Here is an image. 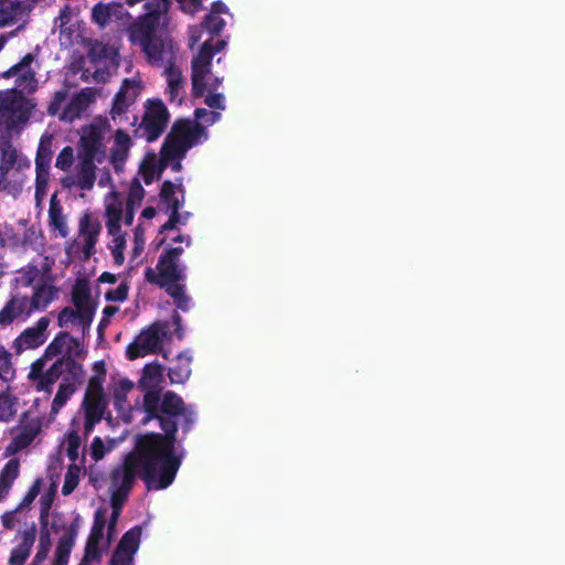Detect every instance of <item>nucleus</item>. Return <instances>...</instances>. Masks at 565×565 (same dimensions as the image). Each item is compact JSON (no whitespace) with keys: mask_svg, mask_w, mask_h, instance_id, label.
<instances>
[{"mask_svg":"<svg viewBox=\"0 0 565 565\" xmlns=\"http://www.w3.org/2000/svg\"><path fill=\"white\" fill-rule=\"evenodd\" d=\"M134 556L129 552L116 547L110 557L109 565H134Z\"/></svg>","mask_w":565,"mask_h":565,"instance_id":"5fc2aeb1","label":"nucleus"},{"mask_svg":"<svg viewBox=\"0 0 565 565\" xmlns=\"http://www.w3.org/2000/svg\"><path fill=\"white\" fill-rule=\"evenodd\" d=\"M90 288L85 279H78L72 289V302L78 311L86 316V321H93L95 307L90 303Z\"/></svg>","mask_w":565,"mask_h":565,"instance_id":"f3484780","label":"nucleus"},{"mask_svg":"<svg viewBox=\"0 0 565 565\" xmlns=\"http://www.w3.org/2000/svg\"><path fill=\"white\" fill-rule=\"evenodd\" d=\"M182 247H168L160 256L156 269L147 267L145 279L159 288L173 282H183L186 279V267L181 264Z\"/></svg>","mask_w":565,"mask_h":565,"instance_id":"423d86ee","label":"nucleus"},{"mask_svg":"<svg viewBox=\"0 0 565 565\" xmlns=\"http://www.w3.org/2000/svg\"><path fill=\"white\" fill-rule=\"evenodd\" d=\"M96 180L95 160L79 159L77 172L75 175V184L84 191L93 189Z\"/></svg>","mask_w":565,"mask_h":565,"instance_id":"393cba45","label":"nucleus"},{"mask_svg":"<svg viewBox=\"0 0 565 565\" xmlns=\"http://www.w3.org/2000/svg\"><path fill=\"white\" fill-rule=\"evenodd\" d=\"M102 231V225L99 221L94 220L90 214L85 213L79 220V234L83 237H89L93 233H96V238Z\"/></svg>","mask_w":565,"mask_h":565,"instance_id":"79ce46f5","label":"nucleus"},{"mask_svg":"<svg viewBox=\"0 0 565 565\" xmlns=\"http://www.w3.org/2000/svg\"><path fill=\"white\" fill-rule=\"evenodd\" d=\"M99 543L100 541L87 539L84 556L81 561V564L83 565H89L93 561H100L102 559V552L99 550Z\"/></svg>","mask_w":565,"mask_h":565,"instance_id":"de8ad7c7","label":"nucleus"},{"mask_svg":"<svg viewBox=\"0 0 565 565\" xmlns=\"http://www.w3.org/2000/svg\"><path fill=\"white\" fill-rule=\"evenodd\" d=\"M76 319H78L79 323L83 326H89L92 322L86 321V316L82 313V311H78L77 308L65 307L58 312L57 324L60 328H64L68 323H73Z\"/></svg>","mask_w":565,"mask_h":565,"instance_id":"c9c22d12","label":"nucleus"},{"mask_svg":"<svg viewBox=\"0 0 565 565\" xmlns=\"http://www.w3.org/2000/svg\"><path fill=\"white\" fill-rule=\"evenodd\" d=\"M109 129L107 119L98 118L92 124L82 127V134L77 143L79 159H88L102 162L106 154L104 136Z\"/></svg>","mask_w":565,"mask_h":565,"instance_id":"0eeeda50","label":"nucleus"},{"mask_svg":"<svg viewBox=\"0 0 565 565\" xmlns=\"http://www.w3.org/2000/svg\"><path fill=\"white\" fill-rule=\"evenodd\" d=\"M92 18L94 22L104 26L111 18L110 8L107 4L97 3L92 10Z\"/></svg>","mask_w":565,"mask_h":565,"instance_id":"603ef678","label":"nucleus"},{"mask_svg":"<svg viewBox=\"0 0 565 565\" xmlns=\"http://www.w3.org/2000/svg\"><path fill=\"white\" fill-rule=\"evenodd\" d=\"M140 95L139 84L130 78H125L113 98V105L110 109V118L117 124L128 121L127 116L130 107L136 103Z\"/></svg>","mask_w":565,"mask_h":565,"instance_id":"9b49d317","label":"nucleus"},{"mask_svg":"<svg viewBox=\"0 0 565 565\" xmlns=\"http://www.w3.org/2000/svg\"><path fill=\"white\" fill-rule=\"evenodd\" d=\"M35 536L36 526L32 523L29 529L23 531L21 543L11 551L9 565H24L25 561L30 556Z\"/></svg>","mask_w":565,"mask_h":565,"instance_id":"4be33fe9","label":"nucleus"},{"mask_svg":"<svg viewBox=\"0 0 565 565\" xmlns=\"http://www.w3.org/2000/svg\"><path fill=\"white\" fill-rule=\"evenodd\" d=\"M66 441H67L66 455L72 462H75L78 458L81 437L76 431L72 430L67 434Z\"/></svg>","mask_w":565,"mask_h":565,"instance_id":"3c124183","label":"nucleus"},{"mask_svg":"<svg viewBox=\"0 0 565 565\" xmlns=\"http://www.w3.org/2000/svg\"><path fill=\"white\" fill-rule=\"evenodd\" d=\"M128 290V285L126 282H121L118 287L108 290L105 298L107 301L121 302L127 299Z\"/></svg>","mask_w":565,"mask_h":565,"instance_id":"13d9d810","label":"nucleus"},{"mask_svg":"<svg viewBox=\"0 0 565 565\" xmlns=\"http://www.w3.org/2000/svg\"><path fill=\"white\" fill-rule=\"evenodd\" d=\"M20 473V461L17 458L10 459L0 471V502L3 501L15 479Z\"/></svg>","mask_w":565,"mask_h":565,"instance_id":"bb28decb","label":"nucleus"},{"mask_svg":"<svg viewBox=\"0 0 565 565\" xmlns=\"http://www.w3.org/2000/svg\"><path fill=\"white\" fill-rule=\"evenodd\" d=\"M159 24V13L148 12L140 17L130 26V39L135 43H139L142 46L145 43H149L157 35L156 31Z\"/></svg>","mask_w":565,"mask_h":565,"instance_id":"2eb2a0df","label":"nucleus"},{"mask_svg":"<svg viewBox=\"0 0 565 565\" xmlns=\"http://www.w3.org/2000/svg\"><path fill=\"white\" fill-rule=\"evenodd\" d=\"M106 526V510L97 509L94 513V522L88 539L102 541Z\"/></svg>","mask_w":565,"mask_h":565,"instance_id":"a19ab883","label":"nucleus"},{"mask_svg":"<svg viewBox=\"0 0 565 565\" xmlns=\"http://www.w3.org/2000/svg\"><path fill=\"white\" fill-rule=\"evenodd\" d=\"M35 108L33 99L17 89L0 90V137L19 134Z\"/></svg>","mask_w":565,"mask_h":565,"instance_id":"39448f33","label":"nucleus"},{"mask_svg":"<svg viewBox=\"0 0 565 565\" xmlns=\"http://www.w3.org/2000/svg\"><path fill=\"white\" fill-rule=\"evenodd\" d=\"M75 543L60 537L57 547L55 550L54 564L67 565L72 548Z\"/></svg>","mask_w":565,"mask_h":565,"instance_id":"a18cd8bd","label":"nucleus"},{"mask_svg":"<svg viewBox=\"0 0 565 565\" xmlns=\"http://www.w3.org/2000/svg\"><path fill=\"white\" fill-rule=\"evenodd\" d=\"M167 82H168V94L171 103L181 104L183 94V76L174 64L166 68Z\"/></svg>","mask_w":565,"mask_h":565,"instance_id":"c85d7f7f","label":"nucleus"},{"mask_svg":"<svg viewBox=\"0 0 565 565\" xmlns=\"http://www.w3.org/2000/svg\"><path fill=\"white\" fill-rule=\"evenodd\" d=\"M145 52L148 62L161 66L167 63L168 66L174 64L175 56L173 52V45L171 41H166L161 36H156L149 43H145L141 46Z\"/></svg>","mask_w":565,"mask_h":565,"instance_id":"4468645a","label":"nucleus"},{"mask_svg":"<svg viewBox=\"0 0 565 565\" xmlns=\"http://www.w3.org/2000/svg\"><path fill=\"white\" fill-rule=\"evenodd\" d=\"M169 323L154 321L135 338L126 349V356L134 361L151 353H158L162 348V341L168 335Z\"/></svg>","mask_w":565,"mask_h":565,"instance_id":"6e6552de","label":"nucleus"},{"mask_svg":"<svg viewBox=\"0 0 565 565\" xmlns=\"http://www.w3.org/2000/svg\"><path fill=\"white\" fill-rule=\"evenodd\" d=\"M49 224L53 231L58 232L61 237L65 238L68 235V227L66 225L65 216L63 215V207L58 202L56 194H53L50 200Z\"/></svg>","mask_w":565,"mask_h":565,"instance_id":"cd10ccee","label":"nucleus"},{"mask_svg":"<svg viewBox=\"0 0 565 565\" xmlns=\"http://www.w3.org/2000/svg\"><path fill=\"white\" fill-rule=\"evenodd\" d=\"M106 46L102 43H96L92 46V49L88 52V57L92 62L99 61L104 57H106Z\"/></svg>","mask_w":565,"mask_h":565,"instance_id":"774afa93","label":"nucleus"},{"mask_svg":"<svg viewBox=\"0 0 565 565\" xmlns=\"http://www.w3.org/2000/svg\"><path fill=\"white\" fill-rule=\"evenodd\" d=\"M82 407L84 409V430L87 435L104 418L108 398L106 395H84Z\"/></svg>","mask_w":565,"mask_h":565,"instance_id":"ddd939ff","label":"nucleus"},{"mask_svg":"<svg viewBox=\"0 0 565 565\" xmlns=\"http://www.w3.org/2000/svg\"><path fill=\"white\" fill-rule=\"evenodd\" d=\"M60 289L54 278L42 276L33 287L31 297L12 296L0 310V326H9L21 316H30L35 311H44L57 298Z\"/></svg>","mask_w":565,"mask_h":565,"instance_id":"7ed1b4c3","label":"nucleus"},{"mask_svg":"<svg viewBox=\"0 0 565 565\" xmlns=\"http://www.w3.org/2000/svg\"><path fill=\"white\" fill-rule=\"evenodd\" d=\"M191 362L192 358L185 352L178 354L173 366L168 370V376L171 383L183 384L189 380L192 373Z\"/></svg>","mask_w":565,"mask_h":565,"instance_id":"a878e982","label":"nucleus"},{"mask_svg":"<svg viewBox=\"0 0 565 565\" xmlns=\"http://www.w3.org/2000/svg\"><path fill=\"white\" fill-rule=\"evenodd\" d=\"M88 90V88H84L71 98L60 114V120L72 122L82 116L90 103L92 95Z\"/></svg>","mask_w":565,"mask_h":565,"instance_id":"412c9836","label":"nucleus"},{"mask_svg":"<svg viewBox=\"0 0 565 565\" xmlns=\"http://www.w3.org/2000/svg\"><path fill=\"white\" fill-rule=\"evenodd\" d=\"M104 383L105 380L97 376H90L85 395H106L104 391Z\"/></svg>","mask_w":565,"mask_h":565,"instance_id":"680f3d73","label":"nucleus"},{"mask_svg":"<svg viewBox=\"0 0 565 565\" xmlns=\"http://www.w3.org/2000/svg\"><path fill=\"white\" fill-rule=\"evenodd\" d=\"M50 319L41 317L33 327L23 330L20 335L13 341V349L17 353L25 350L36 349L45 343L47 340V327Z\"/></svg>","mask_w":565,"mask_h":565,"instance_id":"f8f14e48","label":"nucleus"},{"mask_svg":"<svg viewBox=\"0 0 565 565\" xmlns=\"http://www.w3.org/2000/svg\"><path fill=\"white\" fill-rule=\"evenodd\" d=\"M96 233L94 232L93 235L89 237H84V246H83V254L84 259H89L95 254V246L97 243Z\"/></svg>","mask_w":565,"mask_h":565,"instance_id":"0e129e2a","label":"nucleus"},{"mask_svg":"<svg viewBox=\"0 0 565 565\" xmlns=\"http://www.w3.org/2000/svg\"><path fill=\"white\" fill-rule=\"evenodd\" d=\"M169 119L170 114L163 102L161 99H149L138 131L142 130L141 136L148 142H153L164 131Z\"/></svg>","mask_w":565,"mask_h":565,"instance_id":"1a4fd4ad","label":"nucleus"},{"mask_svg":"<svg viewBox=\"0 0 565 565\" xmlns=\"http://www.w3.org/2000/svg\"><path fill=\"white\" fill-rule=\"evenodd\" d=\"M163 289L173 299L178 309L184 312L189 311L191 298L186 295L183 282H173L164 286Z\"/></svg>","mask_w":565,"mask_h":565,"instance_id":"2f4dec72","label":"nucleus"},{"mask_svg":"<svg viewBox=\"0 0 565 565\" xmlns=\"http://www.w3.org/2000/svg\"><path fill=\"white\" fill-rule=\"evenodd\" d=\"M52 160L51 140L40 141L35 157V167L50 168Z\"/></svg>","mask_w":565,"mask_h":565,"instance_id":"49530a36","label":"nucleus"},{"mask_svg":"<svg viewBox=\"0 0 565 565\" xmlns=\"http://www.w3.org/2000/svg\"><path fill=\"white\" fill-rule=\"evenodd\" d=\"M194 117L204 120L207 125H213L221 119V113L205 108H196L194 110Z\"/></svg>","mask_w":565,"mask_h":565,"instance_id":"052dcab7","label":"nucleus"},{"mask_svg":"<svg viewBox=\"0 0 565 565\" xmlns=\"http://www.w3.org/2000/svg\"><path fill=\"white\" fill-rule=\"evenodd\" d=\"M17 273H18V276L15 277L14 281L18 286H22V287L33 286L34 281L40 276V270H39L38 266L32 263L20 268Z\"/></svg>","mask_w":565,"mask_h":565,"instance_id":"e433bc0d","label":"nucleus"},{"mask_svg":"<svg viewBox=\"0 0 565 565\" xmlns=\"http://www.w3.org/2000/svg\"><path fill=\"white\" fill-rule=\"evenodd\" d=\"M202 26L205 28L212 35H218L225 26V21L213 13L205 15Z\"/></svg>","mask_w":565,"mask_h":565,"instance_id":"8fccbe9b","label":"nucleus"},{"mask_svg":"<svg viewBox=\"0 0 565 565\" xmlns=\"http://www.w3.org/2000/svg\"><path fill=\"white\" fill-rule=\"evenodd\" d=\"M34 54L28 53L22 60L12 65L9 70L2 73L3 78H11L15 75H19L17 78L18 86H23L25 83L36 84L35 72L31 70V64L34 61ZM34 85L32 88H34Z\"/></svg>","mask_w":565,"mask_h":565,"instance_id":"6ab92c4d","label":"nucleus"},{"mask_svg":"<svg viewBox=\"0 0 565 565\" xmlns=\"http://www.w3.org/2000/svg\"><path fill=\"white\" fill-rule=\"evenodd\" d=\"M134 387V382L127 377H121L114 383L111 395L116 411L122 412L129 407L127 396Z\"/></svg>","mask_w":565,"mask_h":565,"instance_id":"7c9ffc66","label":"nucleus"},{"mask_svg":"<svg viewBox=\"0 0 565 565\" xmlns=\"http://www.w3.org/2000/svg\"><path fill=\"white\" fill-rule=\"evenodd\" d=\"M134 241H135V247H134V254L138 255L142 249L145 245V231L140 225H138L134 231Z\"/></svg>","mask_w":565,"mask_h":565,"instance_id":"338daca9","label":"nucleus"},{"mask_svg":"<svg viewBox=\"0 0 565 565\" xmlns=\"http://www.w3.org/2000/svg\"><path fill=\"white\" fill-rule=\"evenodd\" d=\"M127 499L128 498H124L121 495H116V494L111 493V497H110L111 515H110V519L108 522V535L109 536L115 531L122 505L125 504Z\"/></svg>","mask_w":565,"mask_h":565,"instance_id":"37998d69","label":"nucleus"},{"mask_svg":"<svg viewBox=\"0 0 565 565\" xmlns=\"http://www.w3.org/2000/svg\"><path fill=\"white\" fill-rule=\"evenodd\" d=\"M204 103L210 108L222 109V110L225 109L224 96H223V94H220V93L209 94L205 97Z\"/></svg>","mask_w":565,"mask_h":565,"instance_id":"69168bd1","label":"nucleus"},{"mask_svg":"<svg viewBox=\"0 0 565 565\" xmlns=\"http://www.w3.org/2000/svg\"><path fill=\"white\" fill-rule=\"evenodd\" d=\"M90 455L94 460H100L105 456V445L100 437H95L90 444Z\"/></svg>","mask_w":565,"mask_h":565,"instance_id":"e2e57ef3","label":"nucleus"},{"mask_svg":"<svg viewBox=\"0 0 565 565\" xmlns=\"http://www.w3.org/2000/svg\"><path fill=\"white\" fill-rule=\"evenodd\" d=\"M74 163V150L71 146L64 147L56 157L55 167L68 171Z\"/></svg>","mask_w":565,"mask_h":565,"instance_id":"09e8293b","label":"nucleus"},{"mask_svg":"<svg viewBox=\"0 0 565 565\" xmlns=\"http://www.w3.org/2000/svg\"><path fill=\"white\" fill-rule=\"evenodd\" d=\"M51 545L50 530H45L44 533H40L38 551L30 565H41L46 559Z\"/></svg>","mask_w":565,"mask_h":565,"instance_id":"58836bf2","label":"nucleus"},{"mask_svg":"<svg viewBox=\"0 0 565 565\" xmlns=\"http://www.w3.org/2000/svg\"><path fill=\"white\" fill-rule=\"evenodd\" d=\"M141 537V527L136 525L127 531L120 539L116 547L125 550L130 554L135 555L139 548Z\"/></svg>","mask_w":565,"mask_h":565,"instance_id":"72a5a7b5","label":"nucleus"},{"mask_svg":"<svg viewBox=\"0 0 565 565\" xmlns=\"http://www.w3.org/2000/svg\"><path fill=\"white\" fill-rule=\"evenodd\" d=\"M17 398L11 396L9 393H0V422H9L15 414Z\"/></svg>","mask_w":565,"mask_h":565,"instance_id":"ea45409f","label":"nucleus"},{"mask_svg":"<svg viewBox=\"0 0 565 565\" xmlns=\"http://www.w3.org/2000/svg\"><path fill=\"white\" fill-rule=\"evenodd\" d=\"M67 95L68 93L66 89H61L54 93L53 98L47 106V114L50 116H56L60 114L62 105L65 103Z\"/></svg>","mask_w":565,"mask_h":565,"instance_id":"864d4df0","label":"nucleus"},{"mask_svg":"<svg viewBox=\"0 0 565 565\" xmlns=\"http://www.w3.org/2000/svg\"><path fill=\"white\" fill-rule=\"evenodd\" d=\"M106 228L108 234H114L121 228V220L124 218V204L118 194L114 192L110 199H107L105 206Z\"/></svg>","mask_w":565,"mask_h":565,"instance_id":"5701e85b","label":"nucleus"},{"mask_svg":"<svg viewBox=\"0 0 565 565\" xmlns=\"http://www.w3.org/2000/svg\"><path fill=\"white\" fill-rule=\"evenodd\" d=\"M162 376H163V373H162V367L160 364H158V363L146 364L142 370V376L139 380V386L143 390H148L146 392V394L150 393V392L157 393L159 395L160 401H162L163 397H160L159 392L151 390L161 383ZM162 396H164V394Z\"/></svg>","mask_w":565,"mask_h":565,"instance_id":"c756f323","label":"nucleus"},{"mask_svg":"<svg viewBox=\"0 0 565 565\" xmlns=\"http://www.w3.org/2000/svg\"><path fill=\"white\" fill-rule=\"evenodd\" d=\"M130 146V136L125 130L117 129L114 137V146L111 148V158L114 160L125 159Z\"/></svg>","mask_w":565,"mask_h":565,"instance_id":"f704fd0d","label":"nucleus"},{"mask_svg":"<svg viewBox=\"0 0 565 565\" xmlns=\"http://www.w3.org/2000/svg\"><path fill=\"white\" fill-rule=\"evenodd\" d=\"M41 431V423L33 420L24 425L21 431L14 436L6 448V455H15L26 448Z\"/></svg>","mask_w":565,"mask_h":565,"instance_id":"a211bd4d","label":"nucleus"},{"mask_svg":"<svg viewBox=\"0 0 565 565\" xmlns=\"http://www.w3.org/2000/svg\"><path fill=\"white\" fill-rule=\"evenodd\" d=\"M142 406L146 413L142 423L157 419L163 434L139 435L135 452L126 457L122 466L113 469L111 493L124 498H128L137 473L149 491L163 490L173 483L183 458L175 452L178 426L186 435L195 419L192 406L171 391L164 393L162 401L154 392L145 394Z\"/></svg>","mask_w":565,"mask_h":565,"instance_id":"f257e3e1","label":"nucleus"},{"mask_svg":"<svg viewBox=\"0 0 565 565\" xmlns=\"http://www.w3.org/2000/svg\"><path fill=\"white\" fill-rule=\"evenodd\" d=\"M13 136L0 137V161L15 164L19 151L12 143Z\"/></svg>","mask_w":565,"mask_h":565,"instance_id":"4c0bfd02","label":"nucleus"},{"mask_svg":"<svg viewBox=\"0 0 565 565\" xmlns=\"http://www.w3.org/2000/svg\"><path fill=\"white\" fill-rule=\"evenodd\" d=\"M159 196L162 202L168 204L169 209H172V202L174 200H179L175 198V185L170 180L162 183Z\"/></svg>","mask_w":565,"mask_h":565,"instance_id":"6e6d98bb","label":"nucleus"},{"mask_svg":"<svg viewBox=\"0 0 565 565\" xmlns=\"http://www.w3.org/2000/svg\"><path fill=\"white\" fill-rule=\"evenodd\" d=\"M86 353L79 339L61 331L45 348L43 355L31 364L29 379L36 382V391L51 393L52 386L65 372L73 379L78 376L77 359H84Z\"/></svg>","mask_w":565,"mask_h":565,"instance_id":"f03ea898","label":"nucleus"},{"mask_svg":"<svg viewBox=\"0 0 565 565\" xmlns=\"http://www.w3.org/2000/svg\"><path fill=\"white\" fill-rule=\"evenodd\" d=\"M145 196V189L141 185L140 181L136 178L132 180L128 196L125 204V215H124V223L127 226H131L134 223L135 217V210L137 206H139L143 200Z\"/></svg>","mask_w":565,"mask_h":565,"instance_id":"b1692460","label":"nucleus"},{"mask_svg":"<svg viewBox=\"0 0 565 565\" xmlns=\"http://www.w3.org/2000/svg\"><path fill=\"white\" fill-rule=\"evenodd\" d=\"M34 54L28 53L22 60L12 65L9 70L2 73L3 78H11L15 75H19L17 78L18 86H23L25 83L36 84L35 72L31 70V64L34 61ZM34 85L32 88H34Z\"/></svg>","mask_w":565,"mask_h":565,"instance_id":"aec40b11","label":"nucleus"},{"mask_svg":"<svg viewBox=\"0 0 565 565\" xmlns=\"http://www.w3.org/2000/svg\"><path fill=\"white\" fill-rule=\"evenodd\" d=\"M213 56L212 40H207L203 42L199 53L192 58V95L195 98L202 97L206 90L205 77L211 72Z\"/></svg>","mask_w":565,"mask_h":565,"instance_id":"9d476101","label":"nucleus"},{"mask_svg":"<svg viewBox=\"0 0 565 565\" xmlns=\"http://www.w3.org/2000/svg\"><path fill=\"white\" fill-rule=\"evenodd\" d=\"M113 237L111 244L108 246L114 257V264L121 266L125 262V248H126V233L118 228L114 234H109Z\"/></svg>","mask_w":565,"mask_h":565,"instance_id":"473e14b6","label":"nucleus"},{"mask_svg":"<svg viewBox=\"0 0 565 565\" xmlns=\"http://www.w3.org/2000/svg\"><path fill=\"white\" fill-rule=\"evenodd\" d=\"M85 371L82 363H79V374L75 379L70 373H64L61 376L62 383L60 384L57 392L52 401L51 409L53 413H57L76 392V386L84 380Z\"/></svg>","mask_w":565,"mask_h":565,"instance_id":"dca6fc26","label":"nucleus"},{"mask_svg":"<svg viewBox=\"0 0 565 565\" xmlns=\"http://www.w3.org/2000/svg\"><path fill=\"white\" fill-rule=\"evenodd\" d=\"M205 135V128L200 122L188 118L177 119L161 146L159 172L172 160H182L186 151Z\"/></svg>","mask_w":565,"mask_h":565,"instance_id":"20e7f679","label":"nucleus"},{"mask_svg":"<svg viewBox=\"0 0 565 565\" xmlns=\"http://www.w3.org/2000/svg\"><path fill=\"white\" fill-rule=\"evenodd\" d=\"M41 487H42V479L38 478L33 482V484L30 487V489L25 493L24 498L22 499L21 503L15 509V511H19L24 507H29L35 500V498L39 495V493L41 491Z\"/></svg>","mask_w":565,"mask_h":565,"instance_id":"4d7b16f0","label":"nucleus"},{"mask_svg":"<svg viewBox=\"0 0 565 565\" xmlns=\"http://www.w3.org/2000/svg\"><path fill=\"white\" fill-rule=\"evenodd\" d=\"M78 482H79L78 473L73 471L72 468H70L68 471L65 475L64 483H63V487H62L63 495L71 494L76 489V487L78 486Z\"/></svg>","mask_w":565,"mask_h":565,"instance_id":"bf43d9fd","label":"nucleus"},{"mask_svg":"<svg viewBox=\"0 0 565 565\" xmlns=\"http://www.w3.org/2000/svg\"><path fill=\"white\" fill-rule=\"evenodd\" d=\"M182 206H183V201L174 200L172 202V209H169L170 210L169 220L163 225H161L159 233L172 231L177 227L178 224H181L180 209Z\"/></svg>","mask_w":565,"mask_h":565,"instance_id":"c03bdc74","label":"nucleus"}]
</instances>
